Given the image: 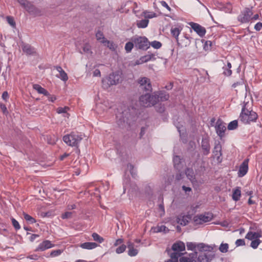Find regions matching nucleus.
<instances>
[{"instance_id":"4c0bfd02","label":"nucleus","mask_w":262,"mask_h":262,"mask_svg":"<svg viewBox=\"0 0 262 262\" xmlns=\"http://www.w3.org/2000/svg\"><path fill=\"white\" fill-rule=\"evenodd\" d=\"M92 236L94 239V241L98 242L99 243H102L104 241V238L100 236L97 233H93L92 235Z\"/></svg>"},{"instance_id":"6ab92c4d","label":"nucleus","mask_w":262,"mask_h":262,"mask_svg":"<svg viewBox=\"0 0 262 262\" xmlns=\"http://www.w3.org/2000/svg\"><path fill=\"white\" fill-rule=\"evenodd\" d=\"M21 46L23 52L28 55H33L35 52L34 48L29 44L23 42Z\"/></svg>"},{"instance_id":"f704fd0d","label":"nucleus","mask_w":262,"mask_h":262,"mask_svg":"<svg viewBox=\"0 0 262 262\" xmlns=\"http://www.w3.org/2000/svg\"><path fill=\"white\" fill-rule=\"evenodd\" d=\"M241 195V192L239 188L235 189L233 190L232 194V199L235 201H237L239 200Z\"/></svg>"},{"instance_id":"cd10ccee","label":"nucleus","mask_w":262,"mask_h":262,"mask_svg":"<svg viewBox=\"0 0 262 262\" xmlns=\"http://www.w3.org/2000/svg\"><path fill=\"white\" fill-rule=\"evenodd\" d=\"M98 244L93 242H85L80 245V247L82 249L91 250L96 248Z\"/></svg>"},{"instance_id":"20e7f679","label":"nucleus","mask_w":262,"mask_h":262,"mask_svg":"<svg viewBox=\"0 0 262 262\" xmlns=\"http://www.w3.org/2000/svg\"><path fill=\"white\" fill-rule=\"evenodd\" d=\"M83 139L82 135L77 132H71L63 137V141L69 146L78 147L79 143Z\"/></svg>"},{"instance_id":"c03bdc74","label":"nucleus","mask_w":262,"mask_h":262,"mask_svg":"<svg viewBox=\"0 0 262 262\" xmlns=\"http://www.w3.org/2000/svg\"><path fill=\"white\" fill-rule=\"evenodd\" d=\"M133 42H127L125 46V50L127 53L130 52L134 47Z\"/></svg>"},{"instance_id":"58836bf2","label":"nucleus","mask_w":262,"mask_h":262,"mask_svg":"<svg viewBox=\"0 0 262 262\" xmlns=\"http://www.w3.org/2000/svg\"><path fill=\"white\" fill-rule=\"evenodd\" d=\"M143 14L146 18H152L157 16L156 13L154 12L145 11Z\"/></svg>"},{"instance_id":"7c9ffc66","label":"nucleus","mask_w":262,"mask_h":262,"mask_svg":"<svg viewBox=\"0 0 262 262\" xmlns=\"http://www.w3.org/2000/svg\"><path fill=\"white\" fill-rule=\"evenodd\" d=\"M231 64L230 62H228L227 64L223 67V74L226 76H229L232 74V71L231 70Z\"/></svg>"},{"instance_id":"864d4df0","label":"nucleus","mask_w":262,"mask_h":262,"mask_svg":"<svg viewBox=\"0 0 262 262\" xmlns=\"http://www.w3.org/2000/svg\"><path fill=\"white\" fill-rule=\"evenodd\" d=\"M7 20L8 23L13 27L15 26V22L13 18L11 16H7Z\"/></svg>"},{"instance_id":"1a4fd4ad","label":"nucleus","mask_w":262,"mask_h":262,"mask_svg":"<svg viewBox=\"0 0 262 262\" xmlns=\"http://www.w3.org/2000/svg\"><path fill=\"white\" fill-rule=\"evenodd\" d=\"M187 248L188 250H194L196 248L199 251H210L212 249L210 246L206 245L204 243L196 244L192 242H187L186 244Z\"/></svg>"},{"instance_id":"b1692460","label":"nucleus","mask_w":262,"mask_h":262,"mask_svg":"<svg viewBox=\"0 0 262 262\" xmlns=\"http://www.w3.org/2000/svg\"><path fill=\"white\" fill-rule=\"evenodd\" d=\"M213 153L214 155V156L217 158V160L222 155V145L219 142H218L217 143H215L213 150Z\"/></svg>"},{"instance_id":"c756f323","label":"nucleus","mask_w":262,"mask_h":262,"mask_svg":"<svg viewBox=\"0 0 262 262\" xmlns=\"http://www.w3.org/2000/svg\"><path fill=\"white\" fill-rule=\"evenodd\" d=\"M34 90H36L39 94H43L45 96L49 95V92L44 88H42L40 85L35 84L33 85Z\"/></svg>"},{"instance_id":"9b49d317","label":"nucleus","mask_w":262,"mask_h":262,"mask_svg":"<svg viewBox=\"0 0 262 262\" xmlns=\"http://www.w3.org/2000/svg\"><path fill=\"white\" fill-rule=\"evenodd\" d=\"M138 83L139 84L140 87L147 92H151L152 91V86L150 79L145 77H140L137 80Z\"/></svg>"},{"instance_id":"ea45409f","label":"nucleus","mask_w":262,"mask_h":262,"mask_svg":"<svg viewBox=\"0 0 262 262\" xmlns=\"http://www.w3.org/2000/svg\"><path fill=\"white\" fill-rule=\"evenodd\" d=\"M238 126V122L237 120H234L230 122L228 125V129L229 130H233L236 129Z\"/></svg>"},{"instance_id":"0eeeda50","label":"nucleus","mask_w":262,"mask_h":262,"mask_svg":"<svg viewBox=\"0 0 262 262\" xmlns=\"http://www.w3.org/2000/svg\"><path fill=\"white\" fill-rule=\"evenodd\" d=\"M212 219V213L207 212L194 216L193 217V222L195 225H202L205 223L211 221Z\"/></svg>"},{"instance_id":"2eb2a0df","label":"nucleus","mask_w":262,"mask_h":262,"mask_svg":"<svg viewBox=\"0 0 262 262\" xmlns=\"http://www.w3.org/2000/svg\"><path fill=\"white\" fill-rule=\"evenodd\" d=\"M248 162L249 159H246L240 165L238 171V176L239 177H243L247 173L248 170Z\"/></svg>"},{"instance_id":"0e129e2a","label":"nucleus","mask_w":262,"mask_h":262,"mask_svg":"<svg viewBox=\"0 0 262 262\" xmlns=\"http://www.w3.org/2000/svg\"><path fill=\"white\" fill-rule=\"evenodd\" d=\"M48 97V99L49 101L51 102H54L56 100V97L54 95H51L49 93V95L47 96Z\"/></svg>"},{"instance_id":"79ce46f5","label":"nucleus","mask_w":262,"mask_h":262,"mask_svg":"<svg viewBox=\"0 0 262 262\" xmlns=\"http://www.w3.org/2000/svg\"><path fill=\"white\" fill-rule=\"evenodd\" d=\"M261 242V241L259 238H257L252 241L250 246L253 249H256Z\"/></svg>"},{"instance_id":"39448f33","label":"nucleus","mask_w":262,"mask_h":262,"mask_svg":"<svg viewBox=\"0 0 262 262\" xmlns=\"http://www.w3.org/2000/svg\"><path fill=\"white\" fill-rule=\"evenodd\" d=\"M17 1L30 14L35 16H40L42 14L40 9L35 7L27 0H17Z\"/></svg>"},{"instance_id":"c9c22d12","label":"nucleus","mask_w":262,"mask_h":262,"mask_svg":"<svg viewBox=\"0 0 262 262\" xmlns=\"http://www.w3.org/2000/svg\"><path fill=\"white\" fill-rule=\"evenodd\" d=\"M102 43L107 46L110 50L112 51H115L116 50V46L112 41H110L106 39L104 40V41H102Z\"/></svg>"},{"instance_id":"09e8293b","label":"nucleus","mask_w":262,"mask_h":262,"mask_svg":"<svg viewBox=\"0 0 262 262\" xmlns=\"http://www.w3.org/2000/svg\"><path fill=\"white\" fill-rule=\"evenodd\" d=\"M63 251L60 249H58L56 250L52 251L50 254V256L51 257H56L59 255H60L62 253Z\"/></svg>"},{"instance_id":"a19ab883","label":"nucleus","mask_w":262,"mask_h":262,"mask_svg":"<svg viewBox=\"0 0 262 262\" xmlns=\"http://www.w3.org/2000/svg\"><path fill=\"white\" fill-rule=\"evenodd\" d=\"M24 219L29 223L33 224L36 222L35 219L31 216L30 215L24 212L23 213Z\"/></svg>"},{"instance_id":"603ef678","label":"nucleus","mask_w":262,"mask_h":262,"mask_svg":"<svg viewBox=\"0 0 262 262\" xmlns=\"http://www.w3.org/2000/svg\"><path fill=\"white\" fill-rule=\"evenodd\" d=\"M72 212H66L62 214L61 217L62 219H71L72 217Z\"/></svg>"},{"instance_id":"dca6fc26","label":"nucleus","mask_w":262,"mask_h":262,"mask_svg":"<svg viewBox=\"0 0 262 262\" xmlns=\"http://www.w3.org/2000/svg\"><path fill=\"white\" fill-rule=\"evenodd\" d=\"M153 95L158 97L157 103L159 101H167L169 98V94L164 91L155 92Z\"/></svg>"},{"instance_id":"7ed1b4c3","label":"nucleus","mask_w":262,"mask_h":262,"mask_svg":"<svg viewBox=\"0 0 262 262\" xmlns=\"http://www.w3.org/2000/svg\"><path fill=\"white\" fill-rule=\"evenodd\" d=\"M212 249L210 251L196 252L194 256L195 262H211L215 257L213 251L214 246H210Z\"/></svg>"},{"instance_id":"a18cd8bd","label":"nucleus","mask_w":262,"mask_h":262,"mask_svg":"<svg viewBox=\"0 0 262 262\" xmlns=\"http://www.w3.org/2000/svg\"><path fill=\"white\" fill-rule=\"evenodd\" d=\"M150 45H151L154 48L158 49L161 47L162 43L158 41L155 40L150 43L149 42V46Z\"/></svg>"},{"instance_id":"c85d7f7f","label":"nucleus","mask_w":262,"mask_h":262,"mask_svg":"<svg viewBox=\"0 0 262 262\" xmlns=\"http://www.w3.org/2000/svg\"><path fill=\"white\" fill-rule=\"evenodd\" d=\"M55 69L59 73V77L63 81H66L68 79V77L67 73L63 71L62 68L60 66H56Z\"/></svg>"},{"instance_id":"8fccbe9b","label":"nucleus","mask_w":262,"mask_h":262,"mask_svg":"<svg viewBox=\"0 0 262 262\" xmlns=\"http://www.w3.org/2000/svg\"><path fill=\"white\" fill-rule=\"evenodd\" d=\"M126 248V246L124 244H122L116 249V252L118 254L122 253L124 251H125Z\"/></svg>"},{"instance_id":"052dcab7","label":"nucleus","mask_w":262,"mask_h":262,"mask_svg":"<svg viewBox=\"0 0 262 262\" xmlns=\"http://www.w3.org/2000/svg\"><path fill=\"white\" fill-rule=\"evenodd\" d=\"M183 173L182 172H179L176 176V180L177 181H179L183 178Z\"/></svg>"},{"instance_id":"4468645a","label":"nucleus","mask_w":262,"mask_h":262,"mask_svg":"<svg viewBox=\"0 0 262 262\" xmlns=\"http://www.w3.org/2000/svg\"><path fill=\"white\" fill-rule=\"evenodd\" d=\"M189 25L191 28L201 37H203L206 33V29L198 24L190 22Z\"/></svg>"},{"instance_id":"5701e85b","label":"nucleus","mask_w":262,"mask_h":262,"mask_svg":"<svg viewBox=\"0 0 262 262\" xmlns=\"http://www.w3.org/2000/svg\"><path fill=\"white\" fill-rule=\"evenodd\" d=\"M196 254V251L190 253L188 256H181L180 262H195L194 256Z\"/></svg>"},{"instance_id":"13d9d810","label":"nucleus","mask_w":262,"mask_h":262,"mask_svg":"<svg viewBox=\"0 0 262 262\" xmlns=\"http://www.w3.org/2000/svg\"><path fill=\"white\" fill-rule=\"evenodd\" d=\"M0 107L4 114L7 115L8 113L7 107L4 104H1Z\"/></svg>"},{"instance_id":"f8f14e48","label":"nucleus","mask_w":262,"mask_h":262,"mask_svg":"<svg viewBox=\"0 0 262 262\" xmlns=\"http://www.w3.org/2000/svg\"><path fill=\"white\" fill-rule=\"evenodd\" d=\"M201 147L204 155L207 156L210 153V139L207 135L203 137L201 142Z\"/></svg>"},{"instance_id":"ddd939ff","label":"nucleus","mask_w":262,"mask_h":262,"mask_svg":"<svg viewBox=\"0 0 262 262\" xmlns=\"http://www.w3.org/2000/svg\"><path fill=\"white\" fill-rule=\"evenodd\" d=\"M215 130L217 135L222 138L224 136L225 131L226 129L225 123L221 119H218L215 126Z\"/></svg>"},{"instance_id":"f257e3e1","label":"nucleus","mask_w":262,"mask_h":262,"mask_svg":"<svg viewBox=\"0 0 262 262\" xmlns=\"http://www.w3.org/2000/svg\"><path fill=\"white\" fill-rule=\"evenodd\" d=\"M252 103L249 102H245L242 107L239 116V120L245 124H250L252 122H256L258 115L253 111Z\"/></svg>"},{"instance_id":"4d7b16f0","label":"nucleus","mask_w":262,"mask_h":262,"mask_svg":"<svg viewBox=\"0 0 262 262\" xmlns=\"http://www.w3.org/2000/svg\"><path fill=\"white\" fill-rule=\"evenodd\" d=\"M235 244L236 246H244L245 245V242L243 239H238L236 240Z\"/></svg>"},{"instance_id":"72a5a7b5","label":"nucleus","mask_w":262,"mask_h":262,"mask_svg":"<svg viewBox=\"0 0 262 262\" xmlns=\"http://www.w3.org/2000/svg\"><path fill=\"white\" fill-rule=\"evenodd\" d=\"M149 20L147 19L137 21V26L139 28H145L148 24Z\"/></svg>"},{"instance_id":"de8ad7c7","label":"nucleus","mask_w":262,"mask_h":262,"mask_svg":"<svg viewBox=\"0 0 262 262\" xmlns=\"http://www.w3.org/2000/svg\"><path fill=\"white\" fill-rule=\"evenodd\" d=\"M228 248L229 246L227 244H222L219 247V250L222 253H226L228 251Z\"/></svg>"},{"instance_id":"680f3d73","label":"nucleus","mask_w":262,"mask_h":262,"mask_svg":"<svg viewBox=\"0 0 262 262\" xmlns=\"http://www.w3.org/2000/svg\"><path fill=\"white\" fill-rule=\"evenodd\" d=\"M161 4L163 7L166 8L168 11H171V8L165 1H162Z\"/></svg>"},{"instance_id":"5fc2aeb1","label":"nucleus","mask_w":262,"mask_h":262,"mask_svg":"<svg viewBox=\"0 0 262 262\" xmlns=\"http://www.w3.org/2000/svg\"><path fill=\"white\" fill-rule=\"evenodd\" d=\"M83 51L86 53H91V46L89 44H85L83 47Z\"/></svg>"},{"instance_id":"a878e982","label":"nucleus","mask_w":262,"mask_h":262,"mask_svg":"<svg viewBox=\"0 0 262 262\" xmlns=\"http://www.w3.org/2000/svg\"><path fill=\"white\" fill-rule=\"evenodd\" d=\"M185 174L187 178L191 181L192 183L196 182L195 177L194 174V171L192 168H186L185 170Z\"/></svg>"},{"instance_id":"412c9836","label":"nucleus","mask_w":262,"mask_h":262,"mask_svg":"<svg viewBox=\"0 0 262 262\" xmlns=\"http://www.w3.org/2000/svg\"><path fill=\"white\" fill-rule=\"evenodd\" d=\"M134 244L130 241H128L127 243V247L128 249V254L130 256H136L138 251L137 249L134 248Z\"/></svg>"},{"instance_id":"423d86ee","label":"nucleus","mask_w":262,"mask_h":262,"mask_svg":"<svg viewBox=\"0 0 262 262\" xmlns=\"http://www.w3.org/2000/svg\"><path fill=\"white\" fill-rule=\"evenodd\" d=\"M158 97L147 93L141 96L139 98V102L141 105L144 107H150L157 103Z\"/></svg>"},{"instance_id":"e2e57ef3","label":"nucleus","mask_w":262,"mask_h":262,"mask_svg":"<svg viewBox=\"0 0 262 262\" xmlns=\"http://www.w3.org/2000/svg\"><path fill=\"white\" fill-rule=\"evenodd\" d=\"M93 76L95 77H100L101 73L100 70L99 69L95 70V71L93 72Z\"/></svg>"},{"instance_id":"338daca9","label":"nucleus","mask_w":262,"mask_h":262,"mask_svg":"<svg viewBox=\"0 0 262 262\" xmlns=\"http://www.w3.org/2000/svg\"><path fill=\"white\" fill-rule=\"evenodd\" d=\"M182 189L185 191V192L191 191V188L189 187H186L185 186H182Z\"/></svg>"},{"instance_id":"f03ea898","label":"nucleus","mask_w":262,"mask_h":262,"mask_svg":"<svg viewBox=\"0 0 262 262\" xmlns=\"http://www.w3.org/2000/svg\"><path fill=\"white\" fill-rule=\"evenodd\" d=\"M122 80V73L120 71H117L112 74L105 79L102 80V86L104 89H108L111 85H116L120 83Z\"/></svg>"},{"instance_id":"bf43d9fd","label":"nucleus","mask_w":262,"mask_h":262,"mask_svg":"<svg viewBox=\"0 0 262 262\" xmlns=\"http://www.w3.org/2000/svg\"><path fill=\"white\" fill-rule=\"evenodd\" d=\"M254 29L256 31H260L262 29V23L260 22L256 23L254 26Z\"/></svg>"},{"instance_id":"393cba45","label":"nucleus","mask_w":262,"mask_h":262,"mask_svg":"<svg viewBox=\"0 0 262 262\" xmlns=\"http://www.w3.org/2000/svg\"><path fill=\"white\" fill-rule=\"evenodd\" d=\"M261 232H252L249 231L247 233V234L246 235V238L249 239V240H254L257 238H259V237H261Z\"/></svg>"},{"instance_id":"aec40b11","label":"nucleus","mask_w":262,"mask_h":262,"mask_svg":"<svg viewBox=\"0 0 262 262\" xmlns=\"http://www.w3.org/2000/svg\"><path fill=\"white\" fill-rule=\"evenodd\" d=\"M189 219L190 217L188 215L180 214L177 217L176 221L182 226H186L188 223Z\"/></svg>"},{"instance_id":"37998d69","label":"nucleus","mask_w":262,"mask_h":262,"mask_svg":"<svg viewBox=\"0 0 262 262\" xmlns=\"http://www.w3.org/2000/svg\"><path fill=\"white\" fill-rule=\"evenodd\" d=\"M96 37L98 40H100L101 43L104 41V40L106 39L104 37L103 33L100 31H98L96 34Z\"/></svg>"},{"instance_id":"bb28decb","label":"nucleus","mask_w":262,"mask_h":262,"mask_svg":"<svg viewBox=\"0 0 262 262\" xmlns=\"http://www.w3.org/2000/svg\"><path fill=\"white\" fill-rule=\"evenodd\" d=\"M182 30V28L179 27H172L170 29V33L172 36L176 39V41H178L179 36Z\"/></svg>"},{"instance_id":"6e6552de","label":"nucleus","mask_w":262,"mask_h":262,"mask_svg":"<svg viewBox=\"0 0 262 262\" xmlns=\"http://www.w3.org/2000/svg\"><path fill=\"white\" fill-rule=\"evenodd\" d=\"M136 47L142 50H147L149 48V42L145 36L135 37L132 39Z\"/></svg>"},{"instance_id":"4be33fe9","label":"nucleus","mask_w":262,"mask_h":262,"mask_svg":"<svg viewBox=\"0 0 262 262\" xmlns=\"http://www.w3.org/2000/svg\"><path fill=\"white\" fill-rule=\"evenodd\" d=\"M172 249L176 252L180 253L185 250V245L182 242H179L173 244Z\"/></svg>"},{"instance_id":"6e6d98bb","label":"nucleus","mask_w":262,"mask_h":262,"mask_svg":"<svg viewBox=\"0 0 262 262\" xmlns=\"http://www.w3.org/2000/svg\"><path fill=\"white\" fill-rule=\"evenodd\" d=\"M117 123L120 127H123L125 125L126 122H125L124 118L122 119L120 118L117 120Z\"/></svg>"},{"instance_id":"3c124183","label":"nucleus","mask_w":262,"mask_h":262,"mask_svg":"<svg viewBox=\"0 0 262 262\" xmlns=\"http://www.w3.org/2000/svg\"><path fill=\"white\" fill-rule=\"evenodd\" d=\"M12 224L14 228L17 230L20 228V226L18 222L14 218L11 219Z\"/></svg>"},{"instance_id":"a211bd4d","label":"nucleus","mask_w":262,"mask_h":262,"mask_svg":"<svg viewBox=\"0 0 262 262\" xmlns=\"http://www.w3.org/2000/svg\"><path fill=\"white\" fill-rule=\"evenodd\" d=\"M54 245L50 241L46 240L40 243L36 249V251H43L47 249L52 248Z\"/></svg>"},{"instance_id":"49530a36","label":"nucleus","mask_w":262,"mask_h":262,"mask_svg":"<svg viewBox=\"0 0 262 262\" xmlns=\"http://www.w3.org/2000/svg\"><path fill=\"white\" fill-rule=\"evenodd\" d=\"M244 81L242 79H241L239 81L233 83L232 86L234 89H240L241 88H243L244 86Z\"/></svg>"},{"instance_id":"9d476101","label":"nucleus","mask_w":262,"mask_h":262,"mask_svg":"<svg viewBox=\"0 0 262 262\" xmlns=\"http://www.w3.org/2000/svg\"><path fill=\"white\" fill-rule=\"evenodd\" d=\"M253 14L252 8H246L238 16L237 19L242 23H246L251 20Z\"/></svg>"},{"instance_id":"473e14b6","label":"nucleus","mask_w":262,"mask_h":262,"mask_svg":"<svg viewBox=\"0 0 262 262\" xmlns=\"http://www.w3.org/2000/svg\"><path fill=\"white\" fill-rule=\"evenodd\" d=\"M173 164L174 167L180 170L181 167V159L179 156H176L173 158Z\"/></svg>"},{"instance_id":"2f4dec72","label":"nucleus","mask_w":262,"mask_h":262,"mask_svg":"<svg viewBox=\"0 0 262 262\" xmlns=\"http://www.w3.org/2000/svg\"><path fill=\"white\" fill-rule=\"evenodd\" d=\"M70 110L68 106L64 107H59L57 108L56 112L58 114H63V117L69 118V114L68 113V111Z\"/></svg>"},{"instance_id":"774afa93","label":"nucleus","mask_w":262,"mask_h":262,"mask_svg":"<svg viewBox=\"0 0 262 262\" xmlns=\"http://www.w3.org/2000/svg\"><path fill=\"white\" fill-rule=\"evenodd\" d=\"M123 241L122 239H118L116 241L115 244H114V246H118V245L119 244H121L122 243H123Z\"/></svg>"},{"instance_id":"f3484780","label":"nucleus","mask_w":262,"mask_h":262,"mask_svg":"<svg viewBox=\"0 0 262 262\" xmlns=\"http://www.w3.org/2000/svg\"><path fill=\"white\" fill-rule=\"evenodd\" d=\"M191 37H188L187 34H185L183 38L180 40L178 39V41H177L178 46L184 48L189 46L191 43Z\"/></svg>"},{"instance_id":"69168bd1","label":"nucleus","mask_w":262,"mask_h":262,"mask_svg":"<svg viewBox=\"0 0 262 262\" xmlns=\"http://www.w3.org/2000/svg\"><path fill=\"white\" fill-rule=\"evenodd\" d=\"M2 98L4 100H7V99L8 98V93L7 92L5 91L3 92L2 94Z\"/></svg>"},{"instance_id":"e433bc0d","label":"nucleus","mask_w":262,"mask_h":262,"mask_svg":"<svg viewBox=\"0 0 262 262\" xmlns=\"http://www.w3.org/2000/svg\"><path fill=\"white\" fill-rule=\"evenodd\" d=\"M183 253H178V252H173L171 253L170 256V258L174 261V262H178V258L179 257H181L182 255H183Z\"/></svg>"}]
</instances>
